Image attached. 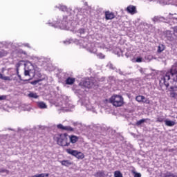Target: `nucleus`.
Wrapping results in <instances>:
<instances>
[{
  "mask_svg": "<svg viewBox=\"0 0 177 177\" xmlns=\"http://www.w3.org/2000/svg\"><path fill=\"white\" fill-rule=\"evenodd\" d=\"M171 77L173 80L172 84L173 86H170L169 88V92L170 95V97L175 98L176 97L177 93H176L177 91V69L176 66H173L171 69L169 70V72L166 73L165 76H162L160 77V86H162V85H165L166 88L169 87V80H171Z\"/></svg>",
  "mask_w": 177,
  "mask_h": 177,
  "instance_id": "nucleus-1",
  "label": "nucleus"
},
{
  "mask_svg": "<svg viewBox=\"0 0 177 177\" xmlns=\"http://www.w3.org/2000/svg\"><path fill=\"white\" fill-rule=\"evenodd\" d=\"M56 139L57 144L59 146H70V142H68V134H67L66 133L59 134L58 137H56Z\"/></svg>",
  "mask_w": 177,
  "mask_h": 177,
  "instance_id": "nucleus-2",
  "label": "nucleus"
},
{
  "mask_svg": "<svg viewBox=\"0 0 177 177\" xmlns=\"http://www.w3.org/2000/svg\"><path fill=\"white\" fill-rule=\"evenodd\" d=\"M51 27H55V28H60L61 30H66L68 27V22L67 21V16L63 17L62 21L57 20L55 24L49 23Z\"/></svg>",
  "mask_w": 177,
  "mask_h": 177,
  "instance_id": "nucleus-3",
  "label": "nucleus"
},
{
  "mask_svg": "<svg viewBox=\"0 0 177 177\" xmlns=\"http://www.w3.org/2000/svg\"><path fill=\"white\" fill-rule=\"evenodd\" d=\"M83 48H85L90 53H94L99 57V59H104L105 56L102 53H97V49L95 47L94 44H86L83 45Z\"/></svg>",
  "mask_w": 177,
  "mask_h": 177,
  "instance_id": "nucleus-4",
  "label": "nucleus"
},
{
  "mask_svg": "<svg viewBox=\"0 0 177 177\" xmlns=\"http://www.w3.org/2000/svg\"><path fill=\"white\" fill-rule=\"evenodd\" d=\"M109 102L115 107H121V106L124 105V97L120 95H113L109 99Z\"/></svg>",
  "mask_w": 177,
  "mask_h": 177,
  "instance_id": "nucleus-5",
  "label": "nucleus"
},
{
  "mask_svg": "<svg viewBox=\"0 0 177 177\" xmlns=\"http://www.w3.org/2000/svg\"><path fill=\"white\" fill-rule=\"evenodd\" d=\"M95 79L93 78H86L83 79L79 84L81 88H88V89L91 88H95Z\"/></svg>",
  "mask_w": 177,
  "mask_h": 177,
  "instance_id": "nucleus-6",
  "label": "nucleus"
},
{
  "mask_svg": "<svg viewBox=\"0 0 177 177\" xmlns=\"http://www.w3.org/2000/svg\"><path fill=\"white\" fill-rule=\"evenodd\" d=\"M107 67H109L110 70H114L115 73H118L120 75H123V77H127V75H129L131 74L129 73L121 71L120 68H117V67L114 66V65H113V64L111 62L108 64Z\"/></svg>",
  "mask_w": 177,
  "mask_h": 177,
  "instance_id": "nucleus-7",
  "label": "nucleus"
},
{
  "mask_svg": "<svg viewBox=\"0 0 177 177\" xmlns=\"http://www.w3.org/2000/svg\"><path fill=\"white\" fill-rule=\"evenodd\" d=\"M74 107L75 106L73 105V104L67 101H64V103L61 105V109L64 111H73Z\"/></svg>",
  "mask_w": 177,
  "mask_h": 177,
  "instance_id": "nucleus-8",
  "label": "nucleus"
},
{
  "mask_svg": "<svg viewBox=\"0 0 177 177\" xmlns=\"http://www.w3.org/2000/svg\"><path fill=\"white\" fill-rule=\"evenodd\" d=\"M166 38L170 42H174L175 39H176L177 37L175 35V33H173L171 30H167L166 32Z\"/></svg>",
  "mask_w": 177,
  "mask_h": 177,
  "instance_id": "nucleus-9",
  "label": "nucleus"
},
{
  "mask_svg": "<svg viewBox=\"0 0 177 177\" xmlns=\"http://www.w3.org/2000/svg\"><path fill=\"white\" fill-rule=\"evenodd\" d=\"M57 129H60L61 131H67L68 132H74V129L70 126H64L62 124H59L57 125Z\"/></svg>",
  "mask_w": 177,
  "mask_h": 177,
  "instance_id": "nucleus-10",
  "label": "nucleus"
},
{
  "mask_svg": "<svg viewBox=\"0 0 177 177\" xmlns=\"http://www.w3.org/2000/svg\"><path fill=\"white\" fill-rule=\"evenodd\" d=\"M167 20H169V18H168V17L165 18L161 16H155L153 18H152V21H153L154 24L160 23V21H165Z\"/></svg>",
  "mask_w": 177,
  "mask_h": 177,
  "instance_id": "nucleus-11",
  "label": "nucleus"
},
{
  "mask_svg": "<svg viewBox=\"0 0 177 177\" xmlns=\"http://www.w3.org/2000/svg\"><path fill=\"white\" fill-rule=\"evenodd\" d=\"M145 26L147 27L148 30L145 29L144 31L145 34H147L148 35H150L151 32H153L156 30L154 26L151 24H146Z\"/></svg>",
  "mask_w": 177,
  "mask_h": 177,
  "instance_id": "nucleus-12",
  "label": "nucleus"
},
{
  "mask_svg": "<svg viewBox=\"0 0 177 177\" xmlns=\"http://www.w3.org/2000/svg\"><path fill=\"white\" fill-rule=\"evenodd\" d=\"M127 11L128 13H130V15H135L138 13V11L136 10V7L135 6H129L127 8Z\"/></svg>",
  "mask_w": 177,
  "mask_h": 177,
  "instance_id": "nucleus-13",
  "label": "nucleus"
},
{
  "mask_svg": "<svg viewBox=\"0 0 177 177\" xmlns=\"http://www.w3.org/2000/svg\"><path fill=\"white\" fill-rule=\"evenodd\" d=\"M115 17L114 12L110 11L105 12V19L106 20H113Z\"/></svg>",
  "mask_w": 177,
  "mask_h": 177,
  "instance_id": "nucleus-14",
  "label": "nucleus"
},
{
  "mask_svg": "<svg viewBox=\"0 0 177 177\" xmlns=\"http://www.w3.org/2000/svg\"><path fill=\"white\" fill-rule=\"evenodd\" d=\"M24 70H28L32 73L35 72L34 70V65H32L31 62H28V64H25Z\"/></svg>",
  "mask_w": 177,
  "mask_h": 177,
  "instance_id": "nucleus-15",
  "label": "nucleus"
},
{
  "mask_svg": "<svg viewBox=\"0 0 177 177\" xmlns=\"http://www.w3.org/2000/svg\"><path fill=\"white\" fill-rule=\"evenodd\" d=\"M55 8H57V9H59V10H61L62 12H70L71 10V9L68 8L67 6L62 5V4H59V6H56Z\"/></svg>",
  "mask_w": 177,
  "mask_h": 177,
  "instance_id": "nucleus-16",
  "label": "nucleus"
},
{
  "mask_svg": "<svg viewBox=\"0 0 177 177\" xmlns=\"http://www.w3.org/2000/svg\"><path fill=\"white\" fill-rule=\"evenodd\" d=\"M87 32V29L85 28H80L77 30V33L80 36L82 37V38H84V37H85V35Z\"/></svg>",
  "mask_w": 177,
  "mask_h": 177,
  "instance_id": "nucleus-17",
  "label": "nucleus"
},
{
  "mask_svg": "<svg viewBox=\"0 0 177 177\" xmlns=\"http://www.w3.org/2000/svg\"><path fill=\"white\" fill-rule=\"evenodd\" d=\"M160 177H177V174H174L172 171H166L160 174Z\"/></svg>",
  "mask_w": 177,
  "mask_h": 177,
  "instance_id": "nucleus-18",
  "label": "nucleus"
},
{
  "mask_svg": "<svg viewBox=\"0 0 177 177\" xmlns=\"http://www.w3.org/2000/svg\"><path fill=\"white\" fill-rule=\"evenodd\" d=\"M175 15H176V13H174V14L169 13L167 16V19L171 20L172 23H174V24H177V17H174L175 16Z\"/></svg>",
  "mask_w": 177,
  "mask_h": 177,
  "instance_id": "nucleus-19",
  "label": "nucleus"
},
{
  "mask_svg": "<svg viewBox=\"0 0 177 177\" xmlns=\"http://www.w3.org/2000/svg\"><path fill=\"white\" fill-rule=\"evenodd\" d=\"M68 139H69L70 142L69 143H77V142H78V137L77 136H68Z\"/></svg>",
  "mask_w": 177,
  "mask_h": 177,
  "instance_id": "nucleus-20",
  "label": "nucleus"
},
{
  "mask_svg": "<svg viewBox=\"0 0 177 177\" xmlns=\"http://www.w3.org/2000/svg\"><path fill=\"white\" fill-rule=\"evenodd\" d=\"M95 177H107V174L104 172V171H98L97 173L94 174Z\"/></svg>",
  "mask_w": 177,
  "mask_h": 177,
  "instance_id": "nucleus-21",
  "label": "nucleus"
},
{
  "mask_svg": "<svg viewBox=\"0 0 177 177\" xmlns=\"http://www.w3.org/2000/svg\"><path fill=\"white\" fill-rule=\"evenodd\" d=\"M66 85H73L75 82V78L74 77H68L65 81Z\"/></svg>",
  "mask_w": 177,
  "mask_h": 177,
  "instance_id": "nucleus-22",
  "label": "nucleus"
},
{
  "mask_svg": "<svg viewBox=\"0 0 177 177\" xmlns=\"http://www.w3.org/2000/svg\"><path fill=\"white\" fill-rule=\"evenodd\" d=\"M165 124L166 127H174V125H176V122H175V121L168 120H165Z\"/></svg>",
  "mask_w": 177,
  "mask_h": 177,
  "instance_id": "nucleus-23",
  "label": "nucleus"
},
{
  "mask_svg": "<svg viewBox=\"0 0 177 177\" xmlns=\"http://www.w3.org/2000/svg\"><path fill=\"white\" fill-rule=\"evenodd\" d=\"M60 162L64 167H70V165H73V163L70 160H64L60 161Z\"/></svg>",
  "mask_w": 177,
  "mask_h": 177,
  "instance_id": "nucleus-24",
  "label": "nucleus"
},
{
  "mask_svg": "<svg viewBox=\"0 0 177 177\" xmlns=\"http://www.w3.org/2000/svg\"><path fill=\"white\" fill-rule=\"evenodd\" d=\"M66 153H68V154H71V156H73L74 157H75L77 151L71 149H66Z\"/></svg>",
  "mask_w": 177,
  "mask_h": 177,
  "instance_id": "nucleus-25",
  "label": "nucleus"
},
{
  "mask_svg": "<svg viewBox=\"0 0 177 177\" xmlns=\"http://www.w3.org/2000/svg\"><path fill=\"white\" fill-rule=\"evenodd\" d=\"M165 50V46L164 44H160L158 46L157 53L160 54L162 52H164Z\"/></svg>",
  "mask_w": 177,
  "mask_h": 177,
  "instance_id": "nucleus-26",
  "label": "nucleus"
},
{
  "mask_svg": "<svg viewBox=\"0 0 177 177\" xmlns=\"http://www.w3.org/2000/svg\"><path fill=\"white\" fill-rule=\"evenodd\" d=\"M37 106L39 109H47L48 106L44 102H37Z\"/></svg>",
  "mask_w": 177,
  "mask_h": 177,
  "instance_id": "nucleus-27",
  "label": "nucleus"
},
{
  "mask_svg": "<svg viewBox=\"0 0 177 177\" xmlns=\"http://www.w3.org/2000/svg\"><path fill=\"white\" fill-rule=\"evenodd\" d=\"M77 154L75 155V157H76V158H78L79 160H82L84 158V153H82V152L80 151H76Z\"/></svg>",
  "mask_w": 177,
  "mask_h": 177,
  "instance_id": "nucleus-28",
  "label": "nucleus"
},
{
  "mask_svg": "<svg viewBox=\"0 0 177 177\" xmlns=\"http://www.w3.org/2000/svg\"><path fill=\"white\" fill-rule=\"evenodd\" d=\"M147 120L149 121H150V119H148V118H147V119H141V120L137 121V122H136L137 127H139V126L142 125V124H143V122H146V121H147Z\"/></svg>",
  "mask_w": 177,
  "mask_h": 177,
  "instance_id": "nucleus-29",
  "label": "nucleus"
},
{
  "mask_svg": "<svg viewBox=\"0 0 177 177\" xmlns=\"http://www.w3.org/2000/svg\"><path fill=\"white\" fill-rule=\"evenodd\" d=\"M145 99V96L143 95H138L136 97V100L138 102V103H142Z\"/></svg>",
  "mask_w": 177,
  "mask_h": 177,
  "instance_id": "nucleus-30",
  "label": "nucleus"
},
{
  "mask_svg": "<svg viewBox=\"0 0 177 177\" xmlns=\"http://www.w3.org/2000/svg\"><path fill=\"white\" fill-rule=\"evenodd\" d=\"M156 122H165V117H164L163 115L158 116L156 119Z\"/></svg>",
  "mask_w": 177,
  "mask_h": 177,
  "instance_id": "nucleus-31",
  "label": "nucleus"
},
{
  "mask_svg": "<svg viewBox=\"0 0 177 177\" xmlns=\"http://www.w3.org/2000/svg\"><path fill=\"white\" fill-rule=\"evenodd\" d=\"M28 97H31L32 99H38L39 96L35 93H30L28 94Z\"/></svg>",
  "mask_w": 177,
  "mask_h": 177,
  "instance_id": "nucleus-32",
  "label": "nucleus"
},
{
  "mask_svg": "<svg viewBox=\"0 0 177 177\" xmlns=\"http://www.w3.org/2000/svg\"><path fill=\"white\" fill-rule=\"evenodd\" d=\"M8 55V52L6 50H0V59L1 57H5V56Z\"/></svg>",
  "mask_w": 177,
  "mask_h": 177,
  "instance_id": "nucleus-33",
  "label": "nucleus"
},
{
  "mask_svg": "<svg viewBox=\"0 0 177 177\" xmlns=\"http://www.w3.org/2000/svg\"><path fill=\"white\" fill-rule=\"evenodd\" d=\"M114 177H123L122 174L120 171H114Z\"/></svg>",
  "mask_w": 177,
  "mask_h": 177,
  "instance_id": "nucleus-34",
  "label": "nucleus"
},
{
  "mask_svg": "<svg viewBox=\"0 0 177 177\" xmlns=\"http://www.w3.org/2000/svg\"><path fill=\"white\" fill-rule=\"evenodd\" d=\"M1 80H3V81H10L11 80L10 77L3 76L2 74H1Z\"/></svg>",
  "mask_w": 177,
  "mask_h": 177,
  "instance_id": "nucleus-35",
  "label": "nucleus"
},
{
  "mask_svg": "<svg viewBox=\"0 0 177 177\" xmlns=\"http://www.w3.org/2000/svg\"><path fill=\"white\" fill-rule=\"evenodd\" d=\"M142 103H146V104H150V100H149L145 97V99L142 100Z\"/></svg>",
  "mask_w": 177,
  "mask_h": 177,
  "instance_id": "nucleus-36",
  "label": "nucleus"
},
{
  "mask_svg": "<svg viewBox=\"0 0 177 177\" xmlns=\"http://www.w3.org/2000/svg\"><path fill=\"white\" fill-rule=\"evenodd\" d=\"M37 177H49V174H37Z\"/></svg>",
  "mask_w": 177,
  "mask_h": 177,
  "instance_id": "nucleus-37",
  "label": "nucleus"
},
{
  "mask_svg": "<svg viewBox=\"0 0 177 177\" xmlns=\"http://www.w3.org/2000/svg\"><path fill=\"white\" fill-rule=\"evenodd\" d=\"M24 75L26 77H27V75H30V74H32V72H30V71H28V69H24Z\"/></svg>",
  "mask_w": 177,
  "mask_h": 177,
  "instance_id": "nucleus-38",
  "label": "nucleus"
},
{
  "mask_svg": "<svg viewBox=\"0 0 177 177\" xmlns=\"http://www.w3.org/2000/svg\"><path fill=\"white\" fill-rule=\"evenodd\" d=\"M9 174V170L6 169H0V174Z\"/></svg>",
  "mask_w": 177,
  "mask_h": 177,
  "instance_id": "nucleus-39",
  "label": "nucleus"
},
{
  "mask_svg": "<svg viewBox=\"0 0 177 177\" xmlns=\"http://www.w3.org/2000/svg\"><path fill=\"white\" fill-rule=\"evenodd\" d=\"M169 53L168 51H165L163 53V55L160 57L161 59H165L167 57V55H168Z\"/></svg>",
  "mask_w": 177,
  "mask_h": 177,
  "instance_id": "nucleus-40",
  "label": "nucleus"
},
{
  "mask_svg": "<svg viewBox=\"0 0 177 177\" xmlns=\"http://www.w3.org/2000/svg\"><path fill=\"white\" fill-rule=\"evenodd\" d=\"M41 80H34L30 82L31 85H37L38 82H40Z\"/></svg>",
  "mask_w": 177,
  "mask_h": 177,
  "instance_id": "nucleus-41",
  "label": "nucleus"
},
{
  "mask_svg": "<svg viewBox=\"0 0 177 177\" xmlns=\"http://www.w3.org/2000/svg\"><path fill=\"white\" fill-rule=\"evenodd\" d=\"M125 56H126V57L128 59V57H131V56H132V53H131V52H127V53H125Z\"/></svg>",
  "mask_w": 177,
  "mask_h": 177,
  "instance_id": "nucleus-42",
  "label": "nucleus"
},
{
  "mask_svg": "<svg viewBox=\"0 0 177 177\" xmlns=\"http://www.w3.org/2000/svg\"><path fill=\"white\" fill-rule=\"evenodd\" d=\"M133 174H134V177H142V174L140 173L134 171Z\"/></svg>",
  "mask_w": 177,
  "mask_h": 177,
  "instance_id": "nucleus-43",
  "label": "nucleus"
},
{
  "mask_svg": "<svg viewBox=\"0 0 177 177\" xmlns=\"http://www.w3.org/2000/svg\"><path fill=\"white\" fill-rule=\"evenodd\" d=\"M142 60H143V59L140 57H138L136 58V62L137 63H142Z\"/></svg>",
  "mask_w": 177,
  "mask_h": 177,
  "instance_id": "nucleus-44",
  "label": "nucleus"
},
{
  "mask_svg": "<svg viewBox=\"0 0 177 177\" xmlns=\"http://www.w3.org/2000/svg\"><path fill=\"white\" fill-rule=\"evenodd\" d=\"M145 59H146L147 60H149V61L150 62V60H153V56H151V55H147V56L145 57Z\"/></svg>",
  "mask_w": 177,
  "mask_h": 177,
  "instance_id": "nucleus-45",
  "label": "nucleus"
},
{
  "mask_svg": "<svg viewBox=\"0 0 177 177\" xmlns=\"http://www.w3.org/2000/svg\"><path fill=\"white\" fill-rule=\"evenodd\" d=\"M23 45H24V46H26V48H29V49H31V46H30V44L25 43Z\"/></svg>",
  "mask_w": 177,
  "mask_h": 177,
  "instance_id": "nucleus-46",
  "label": "nucleus"
},
{
  "mask_svg": "<svg viewBox=\"0 0 177 177\" xmlns=\"http://www.w3.org/2000/svg\"><path fill=\"white\" fill-rule=\"evenodd\" d=\"M0 100H6V95H0Z\"/></svg>",
  "mask_w": 177,
  "mask_h": 177,
  "instance_id": "nucleus-47",
  "label": "nucleus"
},
{
  "mask_svg": "<svg viewBox=\"0 0 177 177\" xmlns=\"http://www.w3.org/2000/svg\"><path fill=\"white\" fill-rule=\"evenodd\" d=\"M173 30H174V34H177V26H174L173 28Z\"/></svg>",
  "mask_w": 177,
  "mask_h": 177,
  "instance_id": "nucleus-48",
  "label": "nucleus"
},
{
  "mask_svg": "<svg viewBox=\"0 0 177 177\" xmlns=\"http://www.w3.org/2000/svg\"><path fill=\"white\" fill-rule=\"evenodd\" d=\"M140 73H141V74H145V71H143V68H140L139 70Z\"/></svg>",
  "mask_w": 177,
  "mask_h": 177,
  "instance_id": "nucleus-49",
  "label": "nucleus"
},
{
  "mask_svg": "<svg viewBox=\"0 0 177 177\" xmlns=\"http://www.w3.org/2000/svg\"><path fill=\"white\" fill-rule=\"evenodd\" d=\"M21 53L25 55V56H27V53L26 51H21Z\"/></svg>",
  "mask_w": 177,
  "mask_h": 177,
  "instance_id": "nucleus-50",
  "label": "nucleus"
},
{
  "mask_svg": "<svg viewBox=\"0 0 177 177\" xmlns=\"http://www.w3.org/2000/svg\"><path fill=\"white\" fill-rule=\"evenodd\" d=\"M19 67H20V63H17V64H16V68H19Z\"/></svg>",
  "mask_w": 177,
  "mask_h": 177,
  "instance_id": "nucleus-51",
  "label": "nucleus"
},
{
  "mask_svg": "<svg viewBox=\"0 0 177 177\" xmlns=\"http://www.w3.org/2000/svg\"><path fill=\"white\" fill-rule=\"evenodd\" d=\"M18 77L19 78L20 81H23V79H21V75L18 74Z\"/></svg>",
  "mask_w": 177,
  "mask_h": 177,
  "instance_id": "nucleus-52",
  "label": "nucleus"
},
{
  "mask_svg": "<svg viewBox=\"0 0 177 177\" xmlns=\"http://www.w3.org/2000/svg\"><path fill=\"white\" fill-rule=\"evenodd\" d=\"M64 44H66L67 45L70 44V41H64Z\"/></svg>",
  "mask_w": 177,
  "mask_h": 177,
  "instance_id": "nucleus-53",
  "label": "nucleus"
},
{
  "mask_svg": "<svg viewBox=\"0 0 177 177\" xmlns=\"http://www.w3.org/2000/svg\"><path fill=\"white\" fill-rule=\"evenodd\" d=\"M73 125H74V127H77V122H74V123H73Z\"/></svg>",
  "mask_w": 177,
  "mask_h": 177,
  "instance_id": "nucleus-54",
  "label": "nucleus"
},
{
  "mask_svg": "<svg viewBox=\"0 0 177 177\" xmlns=\"http://www.w3.org/2000/svg\"><path fill=\"white\" fill-rule=\"evenodd\" d=\"M2 77V74L1 73H0V79H1V77Z\"/></svg>",
  "mask_w": 177,
  "mask_h": 177,
  "instance_id": "nucleus-55",
  "label": "nucleus"
},
{
  "mask_svg": "<svg viewBox=\"0 0 177 177\" xmlns=\"http://www.w3.org/2000/svg\"><path fill=\"white\" fill-rule=\"evenodd\" d=\"M121 53H122V56H124V55L122 54V51H121Z\"/></svg>",
  "mask_w": 177,
  "mask_h": 177,
  "instance_id": "nucleus-56",
  "label": "nucleus"
},
{
  "mask_svg": "<svg viewBox=\"0 0 177 177\" xmlns=\"http://www.w3.org/2000/svg\"><path fill=\"white\" fill-rule=\"evenodd\" d=\"M34 129H37V127H34Z\"/></svg>",
  "mask_w": 177,
  "mask_h": 177,
  "instance_id": "nucleus-57",
  "label": "nucleus"
},
{
  "mask_svg": "<svg viewBox=\"0 0 177 177\" xmlns=\"http://www.w3.org/2000/svg\"><path fill=\"white\" fill-rule=\"evenodd\" d=\"M0 45H2V42H0Z\"/></svg>",
  "mask_w": 177,
  "mask_h": 177,
  "instance_id": "nucleus-58",
  "label": "nucleus"
},
{
  "mask_svg": "<svg viewBox=\"0 0 177 177\" xmlns=\"http://www.w3.org/2000/svg\"><path fill=\"white\" fill-rule=\"evenodd\" d=\"M17 74H19V70H17Z\"/></svg>",
  "mask_w": 177,
  "mask_h": 177,
  "instance_id": "nucleus-59",
  "label": "nucleus"
},
{
  "mask_svg": "<svg viewBox=\"0 0 177 177\" xmlns=\"http://www.w3.org/2000/svg\"><path fill=\"white\" fill-rule=\"evenodd\" d=\"M39 128H41V126H39Z\"/></svg>",
  "mask_w": 177,
  "mask_h": 177,
  "instance_id": "nucleus-60",
  "label": "nucleus"
},
{
  "mask_svg": "<svg viewBox=\"0 0 177 177\" xmlns=\"http://www.w3.org/2000/svg\"><path fill=\"white\" fill-rule=\"evenodd\" d=\"M24 81H27V80H24Z\"/></svg>",
  "mask_w": 177,
  "mask_h": 177,
  "instance_id": "nucleus-61",
  "label": "nucleus"
}]
</instances>
